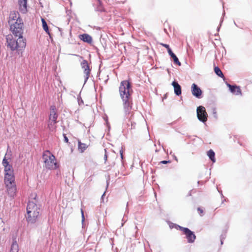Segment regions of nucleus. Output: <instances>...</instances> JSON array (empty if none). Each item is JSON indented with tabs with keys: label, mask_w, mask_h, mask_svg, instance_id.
<instances>
[{
	"label": "nucleus",
	"mask_w": 252,
	"mask_h": 252,
	"mask_svg": "<svg viewBox=\"0 0 252 252\" xmlns=\"http://www.w3.org/2000/svg\"><path fill=\"white\" fill-rule=\"evenodd\" d=\"M191 191H192V190H190L189 192V193H188V195H187V196H191Z\"/></svg>",
	"instance_id": "nucleus-39"
},
{
	"label": "nucleus",
	"mask_w": 252,
	"mask_h": 252,
	"mask_svg": "<svg viewBox=\"0 0 252 252\" xmlns=\"http://www.w3.org/2000/svg\"><path fill=\"white\" fill-rule=\"evenodd\" d=\"M126 126H129V124H126Z\"/></svg>",
	"instance_id": "nucleus-56"
},
{
	"label": "nucleus",
	"mask_w": 252,
	"mask_h": 252,
	"mask_svg": "<svg viewBox=\"0 0 252 252\" xmlns=\"http://www.w3.org/2000/svg\"><path fill=\"white\" fill-rule=\"evenodd\" d=\"M218 191L220 193V194H221V193H222V192L221 190H218Z\"/></svg>",
	"instance_id": "nucleus-49"
},
{
	"label": "nucleus",
	"mask_w": 252,
	"mask_h": 252,
	"mask_svg": "<svg viewBox=\"0 0 252 252\" xmlns=\"http://www.w3.org/2000/svg\"><path fill=\"white\" fill-rule=\"evenodd\" d=\"M169 227L171 229L172 228H176L177 229H179L181 231V227H183V226H181L177 224L170 222L169 224Z\"/></svg>",
	"instance_id": "nucleus-25"
},
{
	"label": "nucleus",
	"mask_w": 252,
	"mask_h": 252,
	"mask_svg": "<svg viewBox=\"0 0 252 252\" xmlns=\"http://www.w3.org/2000/svg\"><path fill=\"white\" fill-rule=\"evenodd\" d=\"M136 125V123H132V122H131V129L132 128H135V126Z\"/></svg>",
	"instance_id": "nucleus-37"
},
{
	"label": "nucleus",
	"mask_w": 252,
	"mask_h": 252,
	"mask_svg": "<svg viewBox=\"0 0 252 252\" xmlns=\"http://www.w3.org/2000/svg\"><path fill=\"white\" fill-rule=\"evenodd\" d=\"M164 31L165 32H167V30L166 29H164Z\"/></svg>",
	"instance_id": "nucleus-52"
},
{
	"label": "nucleus",
	"mask_w": 252,
	"mask_h": 252,
	"mask_svg": "<svg viewBox=\"0 0 252 252\" xmlns=\"http://www.w3.org/2000/svg\"><path fill=\"white\" fill-rule=\"evenodd\" d=\"M213 115L216 119L217 118V111L215 108L213 109Z\"/></svg>",
	"instance_id": "nucleus-32"
},
{
	"label": "nucleus",
	"mask_w": 252,
	"mask_h": 252,
	"mask_svg": "<svg viewBox=\"0 0 252 252\" xmlns=\"http://www.w3.org/2000/svg\"><path fill=\"white\" fill-rule=\"evenodd\" d=\"M162 148L163 149V150H164V152H166V150H165V149L164 148V147H163V146H162Z\"/></svg>",
	"instance_id": "nucleus-53"
},
{
	"label": "nucleus",
	"mask_w": 252,
	"mask_h": 252,
	"mask_svg": "<svg viewBox=\"0 0 252 252\" xmlns=\"http://www.w3.org/2000/svg\"><path fill=\"white\" fill-rule=\"evenodd\" d=\"M78 103L80 105L81 104H83V100L82 99L81 97H80V96H78Z\"/></svg>",
	"instance_id": "nucleus-35"
},
{
	"label": "nucleus",
	"mask_w": 252,
	"mask_h": 252,
	"mask_svg": "<svg viewBox=\"0 0 252 252\" xmlns=\"http://www.w3.org/2000/svg\"><path fill=\"white\" fill-rule=\"evenodd\" d=\"M173 157H174V159H175L176 161H178V158H177V157L174 155H173Z\"/></svg>",
	"instance_id": "nucleus-41"
},
{
	"label": "nucleus",
	"mask_w": 252,
	"mask_h": 252,
	"mask_svg": "<svg viewBox=\"0 0 252 252\" xmlns=\"http://www.w3.org/2000/svg\"><path fill=\"white\" fill-rule=\"evenodd\" d=\"M11 150L9 151V156H11Z\"/></svg>",
	"instance_id": "nucleus-54"
},
{
	"label": "nucleus",
	"mask_w": 252,
	"mask_h": 252,
	"mask_svg": "<svg viewBox=\"0 0 252 252\" xmlns=\"http://www.w3.org/2000/svg\"><path fill=\"white\" fill-rule=\"evenodd\" d=\"M163 47H165L167 49V52L168 51V50H171V48L170 47L169 45L165 43H161L160 44Z\"/></svg>",
	"instance_id": "nucleus-28"
},
{
	"label": "nucleus",
	"mask_w": 252,
	"mask_h": 252,
	"mask_svg": "<svg viewBox=\"0 0 252 252\" xmlns=\"http://www.w3.org/2000/svg\"><path fill=\"white\" fill-rule=\"evenodd\" d=\"M192 94L196 98L200 99L203 97V92L201 88L195 83H193L191 86Z\"/></svg>",
	"instance_id": "nucleus-9"
},
{
	"label": "nucleus",
	"mask_w": 252,
	"mask_h": 252,
	"mask_svg": "<svg viewBox=\"0 0 252 252\" xmlns=\"http://www.w3.org/2000/svg\"><path fill=\"white\" fill-rule=\"evenodd\" d=\"M19 10L22 14L28 12V0H18Z\"/></svg>",
	"instance_id": "nucleus-13"
},
{
	"label": "nucleus",
	"mask_w": 252,
	"mask_h": 252,
	"mask_svg": "<svg viewBox=\"0 0 252 252\" xmlns=\"http://www.w3.org/2000/svg\"><path fill=\"white\" fill-rule=\"evenodd\" d=\"M125 221L123 222L122 223V225H121V226H123L125 223Z\"/></svg>",
	"instance_id": "nucleus-51"
},
{
	"label": "nucleus",
	"mask_w": 252,
	"mask_h": 252,
	"mask_svg": "<svg viewBox=\"0 0 252 252\" xmlns=\"http://www.w3.org/2000/svg\"><path fill=\"white\" fill-rule=\"evenodd\" d=\"M172 86L174 88V94L177 96H180L182 94V88L180 84L178 83V81L176 80H174L172 83Z\"/></svg>",
	"instance_id": "nucleus-15"
},
{
	"label": "nucleus",
	"mask_w": 252,
	"mask_h": 252,
	"mask_svg": "<svg viewBox=\"0 0 252 252\" xmlns=\"http://www.w3.org/2000/svg\"><path fill=\"white\" fill-rule=\"evenodd\" d=\"M104 151H105V154H104V159L105 160V162H106L107 160L108 156H107V151L105 149H104Z\"/></svg>",
	"instance_id": "nucleus-34"
},
{
	"label": "nucleus",
	"mask_w": 252,
	"mask_h": 252,
	"mask_svg": "<svg viewBox=\"0 0 252 252\" xmlns=\"http://www.w3.org/2000/svg\"><path fill=\"white\" fill-rule=\"evenodd\" d=\"M42 26L43 29L46 32V33L48 35H50V32L49 31V27L48 26L47 23L45 20L43 18L41 19Z\"/></svg>",
	"instance_id": "nucleus-20"
},
{
	"label": "nucleus",
	"mask_w": 252,
	"mask_h": 252,
	"mask_svg": "<svg viewBox=\"0 0 252 252\" xmlns=\"http://www.w3.org/2000/svg\"><path fill=\"white\" fill-rule=\"evenodd\" d=\"M19 246L16 240V238L13 239L12 244L11 246L10 252H18Z\"/></svg>",
	"instance_id": "nucleus-18"
},
{
	"label": "nucleus",
	"mask_w": 252,
	"mask_h": 252,
	"mask_svg": "<svg viewBox=\"0 0 252 252\" xmlns=\"http://www.w3.org/2000/svg\"><path fill=\"white\" fill-rule=\"evenodd\" d=\"M168 53L175 64L178 66L181 65V63L179 61L177 56L173 52L172 49L168 50Z\"/></svg>",
	"instance_id": "nucleus-17"
},
{
	"label": "nucleus",
	"mask_w": 252,
	"mask_h": 252,
	"mask_svg": "<svg viewBox=\"0 0 252 252\" xmlns=\"http://www.w3.org/2000/svg\"><path fill=\"white\" fill-rule=\"evenodd\" d=\"M42 159L45 167L49 170H56L59 168V164L56 161V158L49 150L44 151L42 154Z\"/></svg>",
	"instance_id": "nucleus-4"
},
{
	"label": "nucleus",
	"mask_w": 252,
	"mask_h": 252,
	"mask_svg": "<svg viewBox=\"0 0 252 252\" xmlns=\"http://www.w3.org/2000/svg\"><path fill=\"white\" fill-rule=\"evenodd\" d=\"M49 38H50V39H52H52H53V38H52V34L50 33V35H49Z\"/></svg>",
	"instance_id": "nucleus-47"
},
{
	"label": "nucleus",
	"mask_w": 252,
	"mask_h": 252,
	"mask_svg": "<svg viewBox=\"0 0 252 252\" xmlns=\"http://www.w3.org/2000/svg\"><path fill=\"white\" fill-rule=\"evenodd\" d=\"M106 123L107 125L108 126L109 128H110V125H109L107 120H106Z\"/></svg>",
	"instance_id": "nucleus-45"
},
{
	"label": "nucleus",
	"mask_w": 252,
	"mask_h": 252,
	"mask_svg": "<svg viewBox=\"0 0 252 252\" xmlns=\"http://www.w3.org/2000/svg\"><path fill=\"white\" fill-rule=\"evenodd\" d=\"M105 195V192H104L103 193V194L102 195V196H101V199L102 200H103V197H104V196Z\"/></svg>",
	"instance_id": "nucleus-40"
},
{
	"label": "nucleus",
	"mask_w": 252,
	"mask_h": 252,
	"mask_svg": "<svg viewBox=\"0 0 252 252\" xmlns=\"http://www.w3.org/2000/svg\"><path fill=\"white\" fill-rule=\"evenodd\" d=\"M79 38L82 41L88 44H91L93 41L92 36L88 33L80 34Z\"/></svg>",
	"instance_id": "nucleus-16"
},
{
	"label": "nucleus",
	"mask_w": 252,
	"mask_h": 252,
	"mask_svg": "<svg viewBox=\"0 0 252 252\" xmlns=\"http://www.w3.org/2000/svg\"><path fill=\"white\" fill-rule=\"evenodd\" d=\"M94 6L95 11H98V12H103L104 11V9L103 7V6L102 4V2L100 0H97L96 6H95L94 5Z\"/></svg>",
	"instance_id": "nucleus-22"
},
{
	"label": "nucleus",
	"mask_w": 252,
	"mask_h": 252,
	"mask_svg": "<svg viewBox=\"0 0 252 252\" xmlns=\"http://www.w3.org/2000/svg\"><path fill=\"white\" fill-rule=\"evenodd\" d=\"M226 232H227V229L223 231L222 233L221 234V235L220 236V239L224 240L225 239L226 236Z\"/></svg>",
	"instance_id": "nucleus-27"
},
{
	"label": "nucleus",
	"mask_w": 252,
	"mask_h": 252,
	"mask_svg": "<svg viewBox=\"0 0 252 252\" xmlns=\"http://www.w3.org/2000/svg\"><path fill=\"white\" fill-rule=\"evenodd\" d=\"M224 14H225V12H223V15H224Z\"/></svg>",
	"instance_id": "nucleus-57"
},
{
	"label": "nucleus",
	"mask_w": 252,
	"mask_h": 252,
	"mask_svg": "<svg viewBox=\"0 0 252 252\" xmlns=\"http://www.w3.org/2000/svg\"><path fill=\"white\" fill-rule=\"evenodd\" d=\"M207 155L209 159L213 163L216 162L215 153L212 149H210L207 152Z\"/></svg>",
	"instance_id": "nucleus-19"
},
{
	"label": "nucleus",
	"mask_w": 252,
	"mask_h": 252,
	"mask_svg": "<svg viewBox=\"0 0 252 252\" xmlns=\"http://www.w3.org/2000/svg\"><path fill=\"white\" fill-rule=\"evenodd\" d=\"M81 211L82 223H83V222L85 221V216H84V212L82 209L81 210Z\"/></svg>",
	"instance_id": "nucleus-30"
},
{
	"label": "nucleus",
	"mask_w": 252,
	"mask_h": 252,
	"mask_svg": "<svg viewBox=\"0 0 252 252\" xmlns=\"http://www.w3.org/2000/svg\"><path fill=\"white\" fill-rule=\"evenodd\" d=\"M56 174L58 177L61 175V171L59 169L57 170Z\"/></svg>",
	"instance_id": "nucleus-38"
},
{
	"label": "nucleus",
	"mask_w": 252,
	"mask_h": 252,
	"mask_svg": "<svg viewBox=\"0 0 252 252\" xmlns=\"http://www.w3.org/2000/svg\"><path fill=\"white\" fill-rule=\"evenodd\" d=\"M15 22L10 26V30L12 34L16 37H18L17 39L14 38L12 35L8 34L6 36L7 46L11 51L23 50L26 46V40L23 36L24 30V23L22 19L17 20Z\"/></svg>",
	"instance_id": "nucleus-1"
},
{
	"label": "nucleus",
	"mask_w": 252,
	"mask_h": 252,
	"mask_svg": "<svg viewBox=\"0 0 252 252\" xmlns=\"http://www.w3.org/2000/svg\"><path fill=\"white\" fill-rule=\"evenodd\" d=\"M169 163H171V160H164L160 161L159 164H166Z\"/></svg>",
	"instance_id": "nucleus-29"
},
{
	"label": "nucleus",
	"mask_w": 252,
	"mask_h": 252,
	"mask_svg": "<svg viewBox=\"0 0 252 252\" xmlns=\"http://www.w3.org/2000/svg\"><path fill=\"white\" fill-rule=\"evenodd\" d=\"M63 138H64V142L65 143H69V140L67 138V137L66 136V135L65 134H63Z\"/></svg>",
	"instance_id": "nucleus-31"
},
{
	"label": "nucleus",
	"mask_w": 252,
	"mask_h": 252,
	"mask_svg": "<svg viewBox=\"0 0 252 252\" xmlns=\"http://www.w3.org/2000/svg\"><path fill=\"white\" fill-rule=\"evenodd\" d=\"M220 195H221V198L224 197L222 193H221V194H220Z\"/></svg>",
	"instance_id": "nucleus-50"
},
{
	"label": "nucleus",
	"mask_w": 252,
	"mask_h": 252,
	"mask_svg": "<svg viewBox=\"0 0 252 252\" xmlns=\"http://www.w3.org/2000/svg\"><path fill=\"white\" fill-rule=\"evenodd\" d=\"M15 179L14 172L4 173V182L5 184L14 183Z\"/></svg>",
	"instance_id": "nucleus-14"
},
{
	"label": "nucleus",
	"mask_w": 252,
	"mask_h": 252,
	"mask_svg": "<svg viewBox=\"0 0 252 252\" xmlns=\"http://www.w3.org/2000/svg\"><path fill=\"white\" fill-rule=\"evenodd\" d=\"M9 149V146H8L7 152L6 153L4 158H3L2 161V164L4 167V172L6 173H12L14 172V170L13 168V166L11 164L9 163V162L8 161V159H10V158H7L6 156L8 155V152Z\"/></svg>",
	"instance_id": "nucleus-8"
},
{
	"label": "nucleus",
	"mask_w": 252,
	"mask_h": 252,
	"mask_svg": "<svg viewBox=\"0 0 252 252\" xmlns=\"http://www.w3.org/2000/svg\"><path fill=\"white\" fill-rule=\"evenodd\" d=\"M124 150L125 149H123V147H122L121 150H120V156H121V161H122V164L123 165L124 164V163H123V159L124 158V155H123V152H124Z\"/></svg>",
	"instance_id": "nucleus-26"
},
{
	"label": "nucleus",
	"mask_w": 252,
	"mask_h": 252,
	"mask_svg": "<svg viewBox=\"0 0 252 252\" xmlns=\"http://www.w3.org/2000/svg\"><path fill=\"white\" fill-rule=\"evenodd\" d=\"M214 70L215 73L219 77H220V78H223L224 77V75H223V73L222 72L221 70H220V69L218 66H215Z\"/></svg>",
	"instance_id": "nucleus-24"
},
{
	"label": "nucleus",
	"mask_w": 252,
	"mask_h": 252,
	"mask_svg": "<svg viewBox=\"0 0 252 252\" xmlns=\"http://www.w3.org/2000/svg\"><path fill=\"white\" fill-rule=\"evenodd\" d=\"M226 85L228 87L229 91L232 94L236 95H242L241 88L239 86L237 85H231L227 82H226Z\"/></svg>",
	"instance_id": "nucleus-10"
},
{
	"label": "nucleus",
	"mask_w": 252,
	"mask_h": 252,
	"mask_svg": "<svg viewBox=\"0 0 252 252\" xmlns=\"http://www.w3.org/2000/svg\"><path fill=\"white\" fill-rule=\"evenodd\" d=\"M87 147V144L83 143L80 141H78V150L81 153H83Z\"/></svg>",
	"instance_id": "nucleus-23"
},
{
	"label": "nucleus",
	"mask_w": 252,
	"mask_h": 252,
	"mask_svg": "<svg viewBox=\"0 0 252 252\" xmlns=\"http://www.w3.org/2000/svg\"><path fill=\"white\" fill-rule=\"evenodd\" d=\"M197 211L199 212V213L200 214V215L201 216H203V209H201L200 207H198L197 208Z\"/></svg>",
	"instance_id": "nucleus-33"
},
{
	"label": "nucleus",
	"mask_w": 252,
	"mask_h": 252,
	"mask_svg": "<svg viewBox=\"0 0 252 252\" xmlns=\"http://www.w3.org/2000/svg\"><path fill=\"white\" fill-rule=\"evenodd\" d=\"M197 117L199 121L205 124L207 121L208 114L206 109L202 105H200L196 109Z\"/></svg>",
	"instance_id": "nucleus-5"
},
{
	"label": "nucleus",
	"mask_w": 252,
	"mask_h": 252,
	"mask_svg": "<svg viewBox=\"0 0 252 252\" xmlns=\"http://www.w3.org/2000/svg\"><path fill=\"white\" fill-rule=\"evenodd\" d=\"M223 239H220V245H222L223 244Z\"/></svg>",
	"instance_id": "nucleus-42"
},
{
	"label": "nucleus",
	"mask_w": 252,
	"mask_h": 252,
	"mask_svg": "<svg viewBox=\"0 0 252 252\" xmlns=\"http://www.w3.org/2000/svg\"><path fill=\"white\" fill-rule=\"evenodd\" d=\"M5 185L7 189V191L8 195L10 197H14L16 192V187L15 183H14L11 184H7Z\"/></svg>",
	"instance_id": "nucleus-12"
},
{
	"label": "nucleus",
	"mask_w": 252,
	"mask_h": 252,
	"mask_svg": "<svg viewBox=\"0 0 252 252\" xmlns=\"http://www.w3.org/2000/svg\"><path fill=\"white\" fill-rule=\"evenodd\" d=\"M81 68L83 69V72L85 74L84 85L87 82L90 76L92 68L89 64L87 61L86 60H83V61L81 62Z\"/></svg>",
	"instance_id": "nucleus-7"
},
{
	"label": "nucleus",
	"mask_w": 252,
	"mask_h": 252,
	"mask_svg": "<svg viewBox=\"0 0 252 252\" xmlns=\"http://www.w3.org/2000/svg\"><path fill=\"white\" fill-rule=\"evenodd\" d=\"M226 200L227 199H224L223 200H222L221 201V203L222 204L224 202V201H226Z\"/></svg>",
	"instance_id": "nucleus-44"
},
{
	"label": "nucleus",
	"mask_w": 252,
	"mask_h": 252,
	"mask_svg": "<svg viewBox=\"0 0 252 252\" xmlns=\"http://www.w3.org/2000/svg\"><path fill=\"white\" fill-rule=\"evenodd\" d=\"M181 231L185 235L186 238L189 243H193L194 242L196 237L193 231L190 230L188 227H181Z\"/></svg>",
	"instance_id": "nucleus-6"
},
{
	"label": "nucleus",
	"mask_w": 252,
	"mask_h": 252,
	"mask_svg": "<svg viewBox=\"0 0 252 252\" xmlns=\"http://www.w3.org/2000/svg\"><path fill=\"white\" fill-rule=\"evenodd\" d=\"M50 113L49 116V119L52 120L54 124L57 123V119L58 118V115L57 113V108L55 105H52L50 106Z\"/></svg>",
	"instance_id": "nucleus-11"
},
{
	"label": "nucleus",
	"mask_w": 252,
	"mask_h": 252,
	"mask_svg": "<svg viewBox=\"0 0 252 252\" xmlns=\"http://www.w3.org/2000/svg\"><path fill=\"white\" fill-rule=\"evenodd\" d=\"M9 18L11 19V20L15 21L16 20L15 22H18L17 20H19V19H22L20 17V15L18 13V12L17 11H13V13H11L10 15Z\"/></svg>",
	"instance_id": "nucleus-21"
},
{
	"label": "nucleus",
	"mask_w": 252,
	"mask_h": 252,
	"mask_svg": "<svg viewBox=\"0 0 252 252\" xmlns=\"http://www.w3.org/2000/svg\"><path fill=\"white\" fill-rule=\"evenodd\" d=\"M109 179L108 180H107V187H108V186H109Z\"/></svg>",
	"instance_id": "nucleus-46"
},
{
	"label": "nucleus",
	"mask_w": 252,
	"mask_h": 252,
	"mask_svg": "<svg viewBox=\"0 0 252 252\" xmlns=\"http://www.w3.org/2000/svg\"><path fill=\"white\" fill-rule=\"evenodd\" d=\"M197 184H198V185H199L200 184H201L202 185L203 184V182L202 181H198L197 182Z\"/></svg>",
	"instance_id": "nucleus-43"
},
{
	"label": "nucleus",
	"mask_w": 252,
	"mask_h": 252,
	"mask_svg": "<svg viewBox=\"0 0 252 252\" xmlns=\"http://www.w3.org/2000/svg\"><path fill=\"white\" fill-rule=\"evenodd\" d=\"M234 24L236 26L238 27L236 22H235V21H234Z\"/></svg>",
	"instance_id": "nucleus-48"
},
{
	"label": "nucleus",
	"mask_w": 252,
	"mask_h": 252,
	"mask_svg": "<svg viewBox=\"0 0 252 252\" xmlns=\"http://www.w3.org/2000/svg\"><path fill=\"white\" fill-rule=\"evenodd\" d=\"M39 208L33 201H29L27 207L26 220L28 223H34L39 215Z\"/></svg>",
	"instance_id": "nucleus-3"
},
{
	"label": "nucleus",
	"mask_w": 252,
	"mask_h": 252,
	"mask_svg": "<svg viewBox=\"0 0 252 252\" xmlns=\"http://www.w3.org/2000/svg\"><path fill=\"white\" fill-rule=\"evenodd\" d=\"M158 152V150H156V152Z\"/></svg>",
	"instance_id": "nucleus-55"
},
{
	"label": "nucleus",
	"mask_w": 252,
	"mask_h": 252,
	"mask_svg": "<svg viewBox=\"0 0 252 252\" xmlns=\"http://www.w3.org/2000/svg\"><path fill=\"white\" fill-rule=\"evenodd\" d=\"M223 18H221V19H220V25L218 27L217 29V31H218V32H219V31H220V27H221V24H222V22H223Z\"/></svg>",
	"instance_id": "nucleus-36"
},
{
	"label": "nucleus",
	"mask_w": 252,
	"mask_h": 252,
	"mask_svg": "<svg viewBox=\"0 0 252 252\" xmlns=\"http://www.w3.org/2000/svg\"><path fill=\"white\" fill-rule=\"evenodd\" d=\"M119 91L123 101L125 115H129L133 105L131 96V92H132V86L129 80L122 81L120 83Z\"/></svg>",
	"instance_id": "nucleus-2"
}]
</instances>
